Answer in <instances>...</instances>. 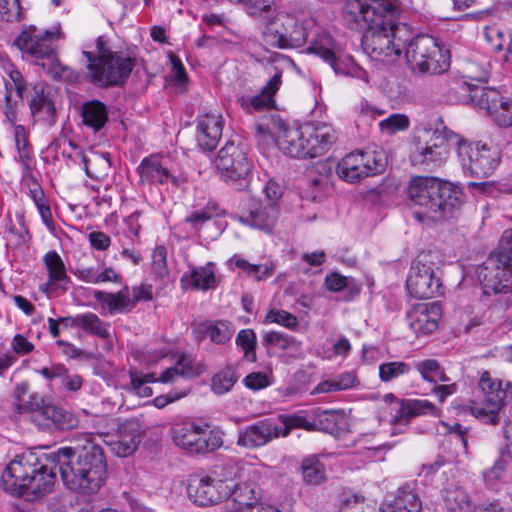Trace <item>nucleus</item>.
Here are the masks:
<instances>
[{"label": "nucleus", "mask_w": 512, "mask_h": 512, "mask_svg": "<svg viewBox=\"0 0 512 512\" xmlns=\"http://www.w3.org/2000/svg\"><path fill=\"white\" fill-rule=\"evenodd\" d=\"M303 478L309 484H319L325 478L323 464L315 457L308 458L302 464Z\"/></svg>", "instance_id": "55"}, {"label": "nucleus", "mask_w": 512, "mask_h": 512, "mask_svg": "<svg viewBox=\"0 0 512 512\" xmlns=\"http://www.w3.org/2000/svg\"><path fill=\"white\" fill-rule=\"evenodd\" d=\"M230 262L237 268L243 270L247 275L254 277L255 280L261 281L270 277L273 270L267 265L251 264L239 255H234Z\"/></svg>", "instance_id": "52"}, {"label": "nucleus", "mask_w": 512, "mask_h": 512, "mask_svg": "<svg viewBox=\"0 0 512 512\" xmlns=\"http://www.w3.org/2000/svg\"><path fill=\"white\" fill-rule=\"evenodd\" d=\"M441 316L442 307L438 302L417 304L407 313L409 326L417 335L434 332Z\"/></svg>", "instance_id": "29"}, {"label": "nucleus", "mask_w": 512, "mask_h": 512, "mask_svg": "<svg viewBox=\"0 0 512 512\" xmlns=\"http://www.w3.org/2000/svg\"><path fill=\"white\" fill-rule=\"evenodd\" d=\"M29 107L33 116L45 122H52L55 116V106L50 97L49 88L44 83L33 86Z\"/></svg>", "instance_id": "34"}, {"label": "nucleus", "mask_w": 512, "mask_h": 512, "mask_svg": "<svg viewBox=\"0 0 512 512\" xmlns=\"http://www.w3.org/2000/svg\"><path fill=\"white\" fill-rule=\"evenodd\" d=\"M183 288H193L196 290H209L215 287L216 277L214 265L207 263L204 266L193 267L189 272H185L180 279Z\"/></svg>", "instance_id": "39"}, {"label": "nucleus", "mask_w": 512, "mask_h": 512, "mask_svg": "<svg viewBox=\"0 0 512 512\" xmlns=\"http://www.w3.org/2000/svg\"><path fill=\"white\" fill-rule=\"evenodd\" d=\"M73 274L81 281L89 284H102L106 282L121 283L122 275L113 267H107L102 261L97 266L79 265Z\"/></svg>", "instance_id": "37"}, {"label": "nucleus", "mask_w": 512, "mask_h": 512, "mask_svg": "<svg viewBox=\"0 0 512 512\" xmlns=\"http://www.w3.org/2000/svg\"><path fill=\"white\" fill-rule=\"evenodd\" d=\"M43 263L48 273V279L40 285V291L50 296L58 290L66 292L71 282L67 275L66 267L61 256L54 250L48 251L43 256Z\"/></svg>", "instance_id": "30"}, {"label": "nucleus", "mask_w": 512, "mask_h": 512, "mask_svg": "<svg viewBox=\"0 0 512 512\" xmlns=\"http://www.w3.org/2000/svg\"><path fill=\"white\" fill-rule=\"evenodd\" d=\"M386 164V156L382 150H357L342 158L336 172L344 181L354 183L380 174L384 171Z\"/></svg>", "instance_id": "10"}, {"label": "nucleus", "mask_w": 512, "mask_h": 512, "mask_svg": "<svg viewBox=\"0 0 512 512\" xmlns=\"http://www.w3.org/2000/svg\"><path fill=\"white\" fill-rule=\"evenodd\" d=\"M278 217L279 207L277 204L249 199L244 204L238 220L250 228L271 233L276 226Z\"/></svg>", "instance_id": "20"}, {"label": "nucleus", "mask_w": 512, "mask_h": 512, "mask_svg": "<svg viewBox=\"0 0 512 512\" xmlns=\"http://www.w3.org/2000/svg\"><path fill=\"white\" fill-rule=\"evenodd\" d=\"M415 369L419 372L423 380L434 385L437 383L450 382V378L435 359H426L415 363Z\"/></svg>", "instance_id": "47"}, {"label": "nucleus", "mask_w": 512, "mask_h": 512, "mask_svg": "<svg viewBox=\"0 0 512 512\" xmlns=\"http://www.w3.org/2000/svg\"><path fill=\"white\" fill-rule=\"evenodd\" d=\"M477 276L487 295L505 292L512 276V264L504 263L499 257L491 255L477 269Z\"/></svg>", "instance_id": "21"}, {"label": "nucleus", "mask_w": 512, "mask_h": 512, "mask_svg": "<svg viewBox=\"0 0 512 512\" xmlns=\"http://www.w3.org/2000/svg\"><path fill=\"white\" fill-rule=\"evenodd\" d=\"M223 130V118L217 111H211L197 118L196 141L203 151L215 149L221 139Z\"/></svg>", "instance_id": "31"}, {"label": "nucleus", "mask_w": 512, "mask_h": 512, "mask_svg": "<svg viewBox=\"0 0 512 512\" xmlns=\"http://www.w3.org/2000/svg\"><path fill=\"white\" fill-rule=\"evenodd\" d=\"M484 36L491 49L495 51H502L505 49L509 41L510 34H505L500 28L496 26L486 27Z\"/></svg>", "instance_id": "61"}, {"label": "nucleus", "mask_w": 512, "mask_h": 512, "mask_svg": "<svg viewBox=\"0 0 512 512\" xmlns=\"http://www.w3.org/2000/svg\"><path fill=\"white\" fill-rule=\"evenodd\" d=\"M482 393L480 402H473L470 410L473 416L487 424H497L499 413L506 399L512 396V385L501 380L492 379L489 372L484 371L479 380Z\"/></svg>", "instance_id": "9"}, {"label": "nucleus", "mask_w": 512, "mask_h": 512, "mask_svg": "<svg viewBox=\"0 0 512 512\" xmlns=\"http://www.w3.org/2000/svg\"><path fill=\"white\" fill-rule=\"evenodd\" d=\"M61 38L60 27L44 32L36 27L22 31L15 40V45L24 53L37 60L48 62L55 54L53 43Z\"/></svg>", "instance_id": "14"}, {"label": "nucleus", "mask_w": 512, "mask_h": 512, "mask_svg": "<svg viewBox=\"0 0 512 512\" xmlns=\"http://www.w3.org/2000/svg\"><path fill=\"white\" fill-rule=\"evenodd\" d=\"M288 19L293 22L291 27L287 28L283 36L281 49L297 48L303 46L309 35V31L314 26L312 19L304 15L288 14Z\"/></svg>", "instance_id": "35"}, {"label": "nucleus", "mask_w": 512, "mask_h": 512, "mask_svg": "<svg viewBox=\"0 0 512 512\" xmlns=\"http://www.w3.org/2000/svg\"><path fill=\"white\" fill-rule=\"evenodd\" d=\"M428 255L420 254L411 264L406 281L409 294L417 299H429L442 294V285L435 275L434 264Z\"/></svg>", "instance_id": "13"}, {"label": "nucleus", "mask_w": 512, "mask_h": 512, "mask_svg": "<svg viewBox=\"0 0 512 512\" xmlns=\"http://www.w3.org/2000/svg\"><path fill=\"white\" fill-rule=\"evenodd\" d=\"M266 323H276L290 330H296L298 326V319L295 315L285 310L272 309L266 317Z\"/></svg>", "instance_id": "59"}, {"label": "nucleus", "mask_w": 512, "mask_h": 512, "mask_svg": "<svg viewBox=\"0 0 512 512\" xmlns=\"http://www.w3.org/2000/svg\"><path fill=\"white\" fill-rule=\"evenodd\" d=\"M235 343L241 348L244 355L243 358L248 362H255L257 337L252 329H241L235 339Z\"/></svg>", "instance_id": "51"}, {"label": "nucleus", "mask_w": 512, "mask_h": 512, "mask_svg": "<svg viewBox=\"0 0 512 512\" xmlns=\"http://www.w3.org/2000/svg\"><path fill=\"white\" fill-rule=\"evenodd\" d=\"M410 120L408 116L401 113L391 114L389 117L379 122L381 132L388 135L396 134L400 131H405L409 128Z\"/></svg>", "instance_id": "56"}, {"label": "nucleus", "mask_w": 512, "mask_h": 512, "mask_svg": "<svg viewBox=\"0 0 512 512\" xmlns=\"http://www.w3.org/2000/svg\"><path fill=\"white\" fill-rule=\"evenodd\" d=\"M219 213L216 207H204L200 210H195L185 217V222L190 224L194 230H199L205 223L211 221Z\"/></svg>", "instance_id": "58"}, {"label": "nucleus", "mask_w": 512, "mask_h": 512, "mask_svg": "<svg viewBox=\"0 0 512 512\" xmlns=\"http://www.w3.org/2000/svg\"><path fill=\"white\" fill-rule=\"evenodd\" d=\"M305 142L303 126L288 127L283 122L279 123L276 143L285 154L295 158L306 157Z\"/></svg>", "instance_id": "32"}, {"label": "nucleus", "mask_w": 512, "mask_h": 512, "mask_svg": "<svg viewBox=\"0 0 512 512\" xmlns=\"http://www.w3.org/2000/svg\"><path fill=\"white\" fill-rule=\"evenodd\" d=\"M443 501L446 508L452 512H467L471 508L468 493L458 485L449 486L444 490Z\"/></svg>", "instance_id": "45"}, {"label": "nucleus", "mask_w": 512, "mask_h": 512, "mask_svg": "<svg viewBox=\"0 0 512 512\" xmlns=\"http://www.w3.org/2000/svg\"><path fill=\"white\" fill-rule=\"evenodd\" d=\"M424 136L423 141L419 140L415 143L410 156L412 163L430 169L442 165L448 156V148L444 145V140L438 134L431 136L429 131L425 132Z\"/></svg>", "instance_id": "25"}, {"label": "nucleus", "mask_w": 512, "mask_h": 512, "mask_svg": "<svg viewBox=\"0 0 512 512\" xmlns=\"http://www.w3.org/2000/svg\"><path fill=\"white\" fill-rule=\"evenodd\" d=\"M367 28L368 30L362 38L364 52L375 61L395 62L405 47L402 33L407 32L406 27L396 25Z\"/></svg>", "instance_id": "7"}, {"label": "nucleus", "mask_w": 512, "mask_h": 512, "mask_svg": "<svg viewBox=\"0 0 512 512\" xmlns=\"http://www.w3.org/2000/svg\"><path fill=\"white\" fill-rule=\"evenodd\" d=\"M224 499L229 512H280L277 508L258 502V492L253 484H234Z\"/></svg>", "instance_id": "23"}, {"label": "nucleus", "mask_w": 512, "mask_h": 512, "mask_svg": "<svg viewBox=\"0 0 512 512\" xmlns=\"http://www.w3.org/2000/svg\"><path fill=\"white\" fill-rule=\"evenodd\" d=\"M19 409L30 410L32 421L42 428L55 426L61 430H69L77 425V420L70 412L54 405H40L36 401L25 404L20 403Z\"/></svg>", "instance_id": "22"}, {"label": "nucleus", "mask_w": 512, "mask_h": 512, "mask_svg": "<svg viewBox=\"0 0 512 512\" xmlns=\"http://www.w3.org/2000/svg\"><path fill=\"white\" fill-rule=\"evenodd\" d=\"M410 372V366L402 361L384 362L379 365V378L382 382H391Z\"/></svg>", "instance_id": "54"}, {"label": "nucleus", "mask_w": 512, "mask_h": 512, "mask_svg": "<svg viewBox=\"0 0 512 512\" xmlns=\"http://www.w3.org/2000/svg\"><path fill=\"white\" fill-rule=\"evenodd\" d=\"M457 151L463 169L474 177L490 176L501 163L497 147L481 141H461Z\"/></svg>", "instance_id": "12"}, {"label": "nucleus", "mask_w": 512, "mask_h": 512, "mask_svg": "<svg viewBox=\"0 0 512 512\" xmlns=\"http://www.w3.org/2000/svg\"><path fill=\"white\" fill-rule=\"evenodd\" d=\"M236 381L235 371L231 367H227L213 376L211 389L215 394L222 395L230 391Z\"/></svg>", "instance_id": "53"}, {"label": "nucleus", "mask_w": 512, "mask_h": 512, "mask_svg": "<svg viewBox=\"0 0 512 512\" xmlns=\"http://www.w3.org/2000/svg\"><path fill=\"white\" fill-rule=\"evenodd\" d=\"M11 132L19 160L23 164H26V162L30 160L32 154V146L29 142V133L24 125H14Z\"/></svg>", "instance_id": "50"}, {"label": "nucleus", "mask_w": 512, "mask_h": 512, "mask_svg": "<svg viewBox=\"0 0 512 512\" xmlns=\"http://www.w3.org/2000/svg\"><path fill=\"white\" fill-rule=\"evenodd\" d=\"M339 417L340 416L335 411L325 410L316 416L313 423H309L305 418L302 417L289 418L290 429L292 427H303L308 430L311 428H316L318 430L332 434L337 431V419Z\"/></svg>", "instance_id": "42"}, {"label": "nucleus", "mask_w": 512, "mask_h": 512, "mask_svg": "<svg viewBox=\"0 0 512 512\" xmlns=\"http://www.w3.org/2000/svg\"><path fill=\"white\" fill-rule=\"evenodd\" d=\"M273 70L271 78L259 94L250 98L241 99L243 107L248 110L259 111L270 108L274 105V95L277 93L282 83V71L275 66L273 67Z\"/></svg>", "instance_id": "33"}, {"label": "nucleus", "mask_w": 512, "mask_h": 512, "mask_svg": "<svg viewBox=\"0 0 512 512\" xmlns=\"http://www.w3.org/2000/svg\"><path fill=\"white\" fill-rule=\"evenodd\" d=\"M94 298L101 305V308L107 310L110 315L128 313L132 310L130 291L127 286L116 293L96 290Z\"/></svg>", "instance_id": "38"}, {"label": "nucleus", "mask_w": 512, "mask_h": 512, "mask_svg": "<svg viewBox=\"0 0 512 512\" xmlns=\"http://www.w3.org/2000/svg\"><path fill=\"white\" fill-rule=\"evenodd\" d=\"M173 443L191 454H207L223 445L222 433L210 429L206 423L183 421L175 423L170 430Z\"/></svg>", "instance_id": "6"}, {"label": "nucleus", "mask_w": 512, "mask_h": 512, "mask_svg": "<svg viewBox=\"0 0 512 512\" xmlns=\"http://www.w3.org/2000/svg\"><path fill=\"white\" fill-rule=\"evenodd\" d=\"M29 196L33 200L43 224L49 231H54L55 223L52 217L49 200L38 183H33L29 188Z\"/></svg>", "instance_id": "46"}, {"label": "nucleus", "mask_w": 512, "mask_h": 512, "mask_svg": "<svg viewBox=\"0 0 512 512\" xmlns=\"http://www.w3.org/2000/svg\"><path fill=\"white\" fill-rule=\"evenodd\" d=\"M81 116L83 124L99 131L108 120V110L99 100H91L82 105Z\"/></svg>", "instance_id": "43"}, {"label": "nucleus", "mask_w": 512, "mask_h": 512, "mask_svg": "<svg viewBox=\"0 0 512 512\" xmlns=\"http://www.w3.org/2000/svg\"><path fill=\"white\" fill-rule=\"evenodd\" d=\"M383 400L391 417L390 422L395 427L407 426L413 418L421 415L439 416L441 411L426 399L399 400L394 394L388 393Z\"/></svg>", "instance_id": "15"}, {"label": "nucleus", "mask_w": 512, "mask_h": 512, "mask_svg": "<svg viewBox=\"0 0 512 512\" xmlns=\"http://www.w3.org/2000/svg\"><path fill=\"white\" fill-rule=\"evenodd\" d=\"M193 333L197 341L209 338L213 343L225 344L232 338L233 330L223 321H207L195 325Z\"/></svg>", "instance_id": "40"}, {"label": "nucleus", "mask_w": 512, "mask_h": 512, "mask_svg": "<svg viewBox=\"0 0 512 512\" xmlns=\"http://www.w3.org/2000/svg\"><path fill=\"white\" fill-rule=\"evenodd\" d=\"M216 168L221 178L237 190L248 186L251 162L246 152L239 145L228 142L222 147L215 159Z\"/></svg>", "instance_id": "11"}, {"label": "nucleus", "mask_w": 512, "mask_h": 512, "mask_svg": "<svg viewBox=\"0 0 512 512\" xmlns=\"http://www.w3.org/2000/svg\"><path fill=\"white\" fill-rule=\"evenodd\" d=\"M140 179L143 183L168 184L180 186L185 177L176 168L168 156L150 155L145 157L137 168Z\"/></svg>", "instance_id": "16"}, {"label": "nucleus", "mask_w": 512, "mask_h": 512, "mask_svg": "<svg viewBox=\"0 0 512 512\" xmlns=\"http://www.w3.org/2000/svg\"><path fill=\"white\" fill-rule=\"evenodd\" d=\"M408 200L413 217L421 223H437L456 216L465 201L461 187L436 177L415 176L409 181Z\"/></svg>", "instance_id": "1"}, {"label": "nucleus", "mask_w": 512, "mask_h": 512, "mask_svg": "<svg viewBox=\"0 0 512 512\" xmlns=\"http://www.w3.org/2000/svg\"><path fill=\"white\" fill-rule=\"evenodd\" d=\"M174 367L179 368L181 377L188 379L198 377L202 373L201 365L197 364L193 356L190 354L181 353L177 357L176 365Z\"/></svg>", "instance_id": "57"}, {"label": "nucleus", "mask_w": 512, "mask_h": 512, "mask_svg": "<svg viewBox=\"0 0 512 512\" xmlns=\"http://www.w3.org/2000/svg\"><path fill=\"white\" fill-rule=\"evenodd\" d=\"M236 476V466L225 464L209 474L193 476L188 484V495L194 503L206 506L220 502L229 494Z\"/></svg>", "instance_id": "5"}, {"label": "nucleus", "mask_w": 512, "mask_h": 512, "mask_svg": "<svg viewBox=\"0 0 512 512\" xmlns=\"http://www.w3.org/2000/svg\"><path fill=\"white\" fill-rule=\"evenodd\" d=\"M493 255L499 257L504 263L512 264V229L503 232L497 252Z\"/></svg>", "instance_id": "63"}, {"label": "nucleus", "mask_w": 512, "mask_h": 512, "mask_svg": "<svg viewBox=\"0 0 512 512\" xmlns=\"http://www.w3.org/2000/svg\"><path fill=\"white\" fill-rule=\"evenodd\" d=\"M354 111L357 115L358 121L364 124H370L376 117L385 113V110L372 105L366 99H361L355 106Z\"/></svg>", "instance_id": "60"}, {"label": "nucleus", "mask_w": 512, "mask_h": 512, "mask_svg": "<svg viewBox=\"0 0 512 512\" xmlns=\"http://www.w3.org/2000/svg\"><path fill=\"white\" fill-rule=\"evenodd\" d=\"M143 432L139 419H127L119 425L116 439L107 442V445L117 456L127 457L136 451Z\"/></svg>", "instance_id": "27"}, {"label": "nucleus", "mask_w": 512, "mask_h": 512, "mask_svg": "<svg viewBox=\"0 0 512 512\" xmlns=\"http://www.w3.org/2000/svg\"><path fill=\"white\" fill-rule=\"evenodd\" d=\"M87 59V79L102 88L123 85L131 74L135 60L125 52L112 51L102 36L96 40L95 52L83 51Z\"/></svg>", "instance_id": "3"}, {"label": "nucleus", "mask_w": 512, "mask_h": 512, "mask_svg": "<svg viewBox=\"0 0 512 512\" xmlns=\"http://www.w3.org/2000/svg\"><path fill=\"white\" fill-rule=\"evenodd\" d=\"M291 21L288 19V13H278L270 18L263 27V39L271 47L281 49L283 36L287 28L291 27Z\"/></svg>", "instance_id": "41"}, {"label": "nucleus", "mask_w": 512, "mask_h": 512, "mask_svg": "<svg viewBox=\"0 0 512 512\" xmlns=\"http://www.w3.org/2000/svg\"><path fill=\"white\" fill-rule=\"evenodd\" d=\"M39 459L31 452L16 456L2 472L3 489L11 495H25V486L31 474L37 471Z\"/></svg>", "instance_id": "18"}, {"label": "nucleus", "mask_w": 512, "mask_h": 512, "mask_svg": "<svg viewBox=\"0 0 512 512\" xmlns=\"http://www.w3.org/2000/svg\"><path fill=\"white\" fill-rule=\"evenodd\" d=\"M405 57L413 70L440 74L449 68L448 51L442 50L436 38L419 35L405 43Z\"/></svg>", "instance_id": "8"}, {"label": "nucleus", "mask_w": 512, "mask_h": 512, "mask_svg": "<svg viewBox=\"0 0 512 512\" xmlns=\"http://www.w3.org/2000/svg\"><path fill=\"white\" fill-rule=\"evenodd\" d=\"M308 53L318 55L328 63L334 72L338 75L348 76L350 69L354 65L351 57L342 58L340 48L335 40L327 33L318 34L307 48Z\"/></svg>", "instance_id": "24"}, {"label": "nucleus", "mask_w": 512, "mask_h": 512, "mask_svg": "<svg viewBox=\"0 0 512 512\" xmlns=\"http://www.w3.org/2000/svg\"><path fill=\"white\" fill-rule=\"evenodd\" d=\"M153 299V287L150 284L141 283L132 288L130 302H132V309L137 303L142 301H151Z\"/></svg>", "instance_id": "64"}, {"label": "nucleus", "mask_w": 512, "mask_h": 512, "mask_svg": "<svg viewBox=\"0 0 512 512\" xmlns=\"http://www.w3.org/2000/svg\"><path fill=\"white\" fill-rule=\"evenodd\" d=\"M51 453L45 454L39 459L37 465V471L32 473L30 479L25 486V495L29 500H34L45 496L52 491V488L56 481V469L55 463L52 462L51 458L47 461L46 458L50 457Z\"/></svg>", "instance_id": "26"}, {"label": "nucleus", "mask_w": 512, "mask_h": 512, "mask_svg": "<svg viewBox=\"0 0 512 512\" xmlns=\"http://www.w3.org/2000/svg\"><path fill=\"white\" fill-rule=\"evenodd\" d=\"M342 15L352 29L396 26L400 3L398 0H345Z\"/></svg>", "instance_id": "4"}, {"label": "nucleus", "mask_w": 512, "mask_h": 512, "mask_svg": "<svg viewBox=\"0 0 512 512\" xmlns=\"http://www.w3.org/2000/svg\"><path fill=\"white\" fill-rule=\"evenodd\" d=\"M399 512H421L422 501L415 483H406L399 487L391 499L384 503Z\"/></svg>", "instance_id": "36"}, {"label": "nucleus", "mask_w": 512, "mask_h": 512, "mask_svg": "<svg viewBox=\"0 0 512 512\" xmlns=\"http://www.w3.org/2000/svg\"><path fill=\"white\" fill-rule=\"evenodd\" d=\"M306 157H317L327 152L337 139L336 131L326 123L303 125Z\"/></svg>", "instance_id": "28"}, {"label": "nucleus", "mask_w": 512, "mask_h": 512, "mask_svg": "<svg viewBox=\"0 0 512 512\" xmlns=\"http://www.w3.org/2000/svg\"><path fill=\"white\" fill-rule=\"evenodd\" d=\"M471 99L476 106L485 110L497 125H512V98L502 95L494 88L485 87L475 90Z\"/></svg>", "instance_id": "19"}, {"label": "nucleus", "mask_w": 512, "mask_h": 512, "mask_svg": "<svg viewBox=\"0 0 512 512\" xmlns=\"http://www.w3.org/2000/svg\"><path fill=\"white\" fill-rule=\"evenodd\" d=\"M19 0H0V20L12 22L21 18Z\"/></svg>", "instance_id": "62"}, {"label": "nucleus", "mask_w": 512, "mask_h": 512, "mask_svg": "<svg viewBox=\"0 0 512 512\" xmlns=\"http://www.w3.org/2000/svg\"><path fill=\"white\" fill-rule=\"evenodd\" d=\"M41 66L54 79L72 83L76 82L79 78L77 72H75L69 66L60 63L56 54L48 62H41Z\"/></svg>", "instance_id": "49"}, {"label": "nucleus", "mask_w": 512, "mask_h": 512, "mask_svg": "<svg viewBox=\"0 0 512 512\" xmlns=\"http://www.w3.org/2000/svg\"><path fill=\"white\" fill-rule=\"evenodd\" d=\"M50 458L57 466L65 487L73 492L94 494L105 481L106 462L102 449L97 445L85 446L79 452L70 447L59 448L51 453Z\"/></svg>", "instance_id": "2"}, {"label": "nucleus", "mask_w": 512, "mask_h": 512, "mask_svg": "<svg viewBox=\"0 0 512 512\" xmlns=\"http://www.w3.org/2000/svg\"><path fill=\"white\" fill-rule=\"evenodd\" d=\"M289 432V419L283 423L263 419L239 429L237 445L249 449L258 448L279 436H287Z\"/></svg>", "instance_id": "17"}, {"label": "nucleus", "mask_w": 512, "mask_h": 512, "mask_svg": "<svg viewBox=\"0 0 512 512\" xmlns=\"http://www.w3.org/2000/svg\"><path fill=\"white\" fill-rule=\"evenodd\" d=\"M509 454L502 450L500 456L493 465L482 473L483 480L487 487L496 489L505 480L509 465Z\"/></svg>", "instance_id": "44"}, {"label": "nucleus", "mask_w": 512, "mask_h": 512, "mask_svg": "<svg viewBox=\"0 0 512 512\" xmlns=\"http://www.w3.org/2000/svg\"><path fill=\"white\" fill-rule=\"evenodd\" d=\"M80 328L86 333L95 335L101 339L111 337L110 324L104 322L97 314L92 312L80 314Z\"/></svg>", "instance_id": "48"}]
</instances>
